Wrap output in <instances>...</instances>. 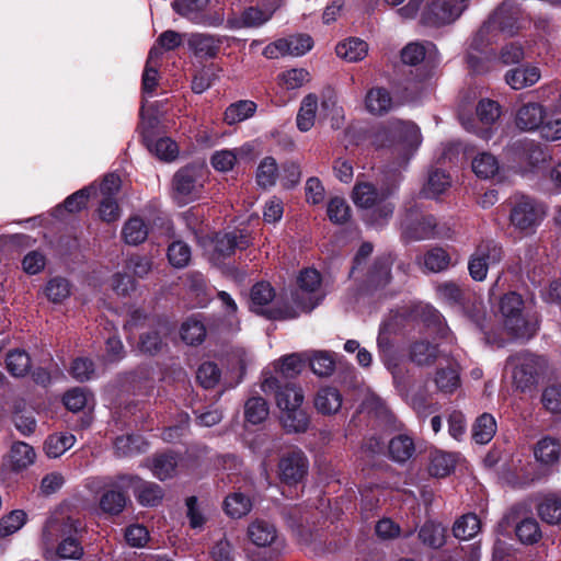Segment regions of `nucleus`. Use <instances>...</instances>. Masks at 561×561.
<instances>
[{
  "label": "nucleus",
  "instance_id": "obj_1",
  "mask_svg": "<svg viewBox=\"0 0 561 561\" xmlns=\"http://www.w3.org/2000/svg\"><path fill=\"white\" fill-rule=\"evenodd\" d=\"M394 192V187L381 188L369 182H357L352 191L354 204L363 209H368L366 221L376 227H381L388 222L394 211V204L388 201Z\"/></svg>",
  "mask_w": 561,
  "mask_h": 561
},
{
  "label": "nucleus",
  "instance_id": "obj_2",
  "mask_svg": "<svg viewBox=\"0 0 561 561\" xmlns=\"http://www.w3.org/2000/svg\"><path fill=\"white\" fill-rule=\"evenodd\" d=\"M435 291L440 301L463 313L482 332L486 331L485 307L482 300L477 298L469 288L462 287L456 282L446 280L438 283Z\"/></svg>",
  "mask_w": 561,
  "mask_h": 561
},
{
  "label": "nucleus",
  "instance_id": "obj_3",
  "mask_svg": "<svg viewBox=\"0 0 561 561\" xmlns=\"http://www.w3.org/2000/svg\"><path fill=\"white\" fill-rule=\"evenodd\" d=\"M499 311L504 330L514 339L529 340L537 332V321L526 311L522 296L515 291L503 295Z\"/></svg>",
  "mask_w": 561,
  "mask_h": 561
},
{
  "label": "nucleus",
  "instance_id": "obj_4",
  "mask_svg": "<svg viewBox=\"0 0 561 561\" xmlns=\"http://www.w3.org/2000/svg\"><path fill=\"white\" fill-rule=\"evenodd\" d=\"M520 10L511 2H503L479 28L472 38L471 47L476 50L483 48L494 42L499 32L513 35L518 28Z\"/></svg>",
  "mask_w": 561,
  "mask_h": 561
},
{
  "label": "nucleus",
  "instance_id": "obj_5",
  "mask_svg": "<svg viewBox=\"0 0 561 561\" xmlns=\"http://www.w3.org/2000/svg\"><path fill=\"white\" fill-rule=\"evenodd\" d=\"M81 527L80 523L71 517L51 516L43 529V540L51 545L57 538H62L57 548V553L62 559H79L83 548L73 536Z\"/></svg>",
  "mask_w": 561,
  "mask_h": 561
},
{
  "label": "nucleus",
  "instance_id": "obj_6",
  "mask_svg": "<svg viewBox=\"0 0 561 561\" xmlns=\"http://www.w3.org/2000/svg\"><path fill=\"white\" fill-rule=\"evenodd\" d=\"M546 216L545 206L536 199L520 195L512 202L510 224L523 236L533 234Z\"/></svg>",
  "mask_w": 561,
  "mask_h": 561
},
{
  "label": "nucleus",
  "instance_id": "obj_7",
  "mask_svg": "<svg viewBox=\"0 0 561 561\" xmlns=\"http://www.w3.org/2000/svg\"><path fill=\"white\" fill-rule=\"evenodd\" d=\"M506 366L512 371V379L516 388L525 390L536 383L537 377L547 366V360L542 356L522 351L511 355L506 360Z\"/></svg>",
  "mask_w": 561,
  "mask_h": 561
},
{
  "label": "nucleus",
  "instance_id": "obj_8",
  "mask_svg": "<svg viewBox=\"0 0 561 561\" xmlns=\"http://www.w3.org/2000/svg\"><path fill=\"white\" fill-rule=\"evenodd\" d=\"M437 221L416 205H407L400 215L401 236L407 241H421L436 237Z\"/></svg>",
  "mask_w": 561,
  "mask_h": 561
},
{
  "label": "nucleus",
  "instance_id": "obj_9",
  "mask_svg": "<svg viewBox=\"0 0 561 561\" xmlns=\"http://www.w3.org/2000/svg\"><path fill=\"white\" fill-rule=\"evenodd\" d=\"M206 170L203 165L188 164L175 172L172 179L173 197L187 204L202 195Z\"/></svg>",
  "mask_w": 561,
  "mask_h": 561
},
{
  "label": "nucleus",
  "instance_id": "obj_10",
  "mask_svg": "<svg viewBox=\"0 0 561 561\" xmlns=\"http://www.w3.org/2000/svg\"><path fill=\"white\" fill-rule=\"evenodd\" d=\"M504 257L502 245L494 240H482L476 247L468 261L470 277L476 282H483L488 271L501 263Z\"/></svg>",
  "mask_w": 561,
  "mask_h": 561
},
{
  "label": "nucleus",
  "instance_id": "obj_11",
  "mask_svg": "<svg viewBox=\"0 0 561 561\" xmlns=\"http://www.w3.org/2000/svg\"><path fill=\"white\" fill-rule=\"evenodd\" d=\"M390 133L397 139L392 154L399 158L398 167L405 165L421 145L420 128L412 122H392Z\"/></svg>",
  "mask_w": 561,
  "mask_h": 561
},
{
  "label": "nucleus",
  "instance_id": "obj_12",
  "mask_svg": "<svg viewBox=\"0 0 561 561\" xmlns=\"http://www.w3.org/2000/svg\"><path fill=\"white\" fill-rule=\"evenodd\" d=\"M309 462L300 449L285 453L278 461V477L282 482L294 485L299 483L308 472Z\"/></svg>",
  "mask_w": 561,
  "mask_h": 561
},
{
  "label": "nucleus",
  "instance_id": "obj_13",
  "mask_svg": "<svg viewBox=\"0 0 561 561\" xmlns=\"http://www.w3.org/2000/svg\"><path fill=\"white\" fill-rule=\"evenodd\" d=\"M261 388L265 393H275L276 404L280 410L291 407H301L304 402V392L295 383L286 382L284 385L276 377H267L262 381Z\"/></svg>",
  "mask_w": 561,
  "mask_h": 561
},
{
  "label": "nucleus",
  "instance_id": "obj_14",
  "mask_svg": "<svg viewBox=\"0 0 561 561\" xmlns=\"http://www.w3.org/2000/svg\"><path fill=\"white\" fill-rule=\"evenodd\" d=\"M208 5V0H174L172 8L181 16L195 24L205 26H219L224 22V15L216 13L208 15L204 11Z\"/></svg>",
  "mask_w": 561,
  "mask_h": 561
},
{
  "label": "nucleus",
  "instance_id": "obj_15",
  "mask_svg": "<svg viewBox=\"0 0 561 561\" xmlns=\"http://www.w3.org/2000/svg\"><path fill=\"white\" fill-rule=\"evenodd\" d=\"M549 117L548 107L540 102L522 103L515 111L514 123L517 129L525 133H538L545 119Z\"/></svg>",
  "mask_w": 561,
  "mask_h": 561
},
{
  "label": "nucleus",
  "instance_id": "obj_16",
  "mask_svg": "<svg viewBox=\"0 0 561 561\" xmlns=\"http://www.w3.org/2000/svg\"><path fill=\"white\" fill-rule=\"evenodd\" d=\"M117 482L119 486L133 488L141 505L156 506L163 497V490L159 484L144 481L138 476L121 474Z\"/></svg>",
  "mask_w": 561,
  "mask_h": 561
},
{
  "label": "nucleus",
  "instance_id": "obj_17",
  "mask_svg": "<svg viewBox=\"0 0 561 561\" xmlns=\"http://www.w3.org/2000/svg\"><path fill=\"white\" fill-rule=\"evenodd\" d=\"M463 12V7H453L449 1H432L422 12L421 22L427 26H442L455 22Z\"/></svg>",
  "mask_w": 561,
  "mask_h": 561
},
{
  "label": "nucleus",
  "instance_id": "obj_18",
  "mask_svg": "<svg viewBox=\"0 0 561 561\" xmlns=\"http://www.w3.org/2000/svg\"><path fill=\"white\" fill-rule=\"evenodd\" d=\"M320 284L321 276L317 270L306 268L302 271L298 277L299 289L295 293V302L304 310H312L319 304L313 294Z\"/></svg>",
  "mask_w": 561,
  "mask_h": 561
},
{
  "label": "nucleus",
  "instance_id": "obj_19",
  "mask_svg": "<svg viewBox=\"0 0 561 561\" xmlns=\"http://www.w3.org/2000/svg\"><path fill=\"white\" fill-rule=\"evenodd\" d=\"M477 116L483 125L480 128H472V131L482 139L489 140L492 136V126L501 116V106L496 101L490 99L481 100L477 105Z\"/></svg>",
  "mask_w": 561,
  "mask_h": 561
},
{
  "label": "nucleus",
  "instance_id": "obj_20",
  "mask_svg": "<svg viewBox=\"0 0 561 561\" xmlns=\"http://www.w3.org/2000/svg\"><path fill=\"white\" fill-rule=\"evenodd\" d=\"M142 141L150 152L156 154L160 160L172 161L178 157V145L169 137L154 139L153 133L149 128H144Z\"/></svg>",
  "mask_w": 561,
  "mask_h": 561
},
{
  "label": "nucleus",
  "instance_id": "obj_21",
  "mask_svg": "<svg viewBox=\"0 0 561 561\" xmlns=\"http://www.w3.org/2000/svg\"><path fill=\"white\" fill-rule=\"evenodd\" d=\"M221 44V37L210 34L195 33L188 38V47L198 58H215Z\"/></svg>",
  "mask_w": 561,
  "mask_h": 561
},
{
  "label": "nucleus",
  "instance_id": "obj_22",
  "mask_svg": "<svg viewBox=\"0 0 561 561\" xmlns=\"http://www.w3.org/2000/svg\"><path fill=\"white\" fill-rule=\"evenodd\" d=\"M250 245V238L243 232L217 233L214 239V249L219 257H227L234 253L236 249H245Z\"/></svg>",
  "mask_w": 561,
  "mask_h": 561
},
{
  "label": "nucleus",
  "instance_id": "obj_23",
  "mask_svg": "<svg viewBox=\"0 0 561 561\" xmlns=\"http://www.w3.org/2000/svg\"><path fill=\"white\" fill-rule=\"evenodd\" d=\"M541 78V72L535 66H522L510 69L505 73L506 83L514 90H522L536 84Z\"/></svg>",
  "mask_w": 561,
  "mask_h": 561
},
{
  "label": "nucleus",
  "instance_id": "obj_24",
  "mask_svg": "<svg viewBox=\"0 0 561 561\" xmlns=\"http://www.w3.org/2000/svg\"><path fill=\"white\" fill-rule=\"evenodd\" d=\"M392 264L393 257L391 254H382L376 257L366 276L367 285L373 288H379L389 284Z\"/></svg>",
  "mask_w": 561,
  "mask_h": 561
},
{
  "label": "nucleus",
  "instance_id": "obj_25",
  "mask_svg": "<svg viewBox=\"0 0 561 561\" xmlns=\"http://www.w3.org/2000/svg\"><path fill=\"white\" fill-rule=\"evenodd\" d=\"M275 297L274 288L265 282L256 283L250 293L251 310L259 314H264L268 319H275V312L271 309H264Z\"/></svg>",
  "mask_w": 561,
  "mask_h": 561
},
{
  "label": "nucleus",
  "instance_id": "obj_26",
  "mask_svg": "<svg viewBox=\"0 0 561 561\" xmlns=\"http://www.w3.org/2000/svg\"><path fill=\"white\" fill-rule=\"evenodd\" d=\"M343 398L339 389L322 387L314 396V408L323 415L336 414L342 408Z\"/></svg>",
  "mask_w": 561,
  "mask_h": 561
},
{
  "label": "nucleus",
  "instance_id": "obj_27",
  "mask_svg": "<svg viewBox=\"0 0 561 561\" xmlns=\"http://www.w3.org/2000/svg\"><path fill=\"white\" fill-rule=\"evenodd\" d=\"M365 106L370 114L381 116L392 110L393 100L386 88L375 87L366 93Z\"/></svg>",
  "mask_w": 561,
  "mask_h": 561
},
{
  "label": "nucleus",
  "instance_id": "obj_28",
  "mask_svg": "<svg viewBox=\"0 0 561 561\" xmlns=\"http://www.w3.org/2000/svg\"><path fill=\"white\" fill-rule=\"evenodd\" d=\"M534 454L541 465L553 467L561 458V443L549 436L543 437L536 444Z\"/></svg>",
  "mask_w": 561,
  "mask_h": 561
},
{
  "label": "nucleus",
  "instance_id": "obj_29",
  "mask_svg": "<svg viewBox=\"0 0 561 561\" xmlns=\"http://www.w3.org/2000/svg\"><path fill=\"white\" fill-rule=\"evenodd\" d=\"M147 442L140 435H123L114 442L115 455L119 458L134 457L147 450Z\"/></svg>",
  "mask_w": 561,
  "mask_h": 561
},
{
  "label": "nucleus",
  "instance_id": "obj_30",
  "mask_svg": "<svg viewBox=\"0 0 561 561\" xmlns=\"http://www.w3.org/2000/svg\"><path fill=\"white\" fill-rule=\"evenodd\" d=\"M248 536L255 546L266 547L275 541L277 531L274 525L265 520H254L249 525Z\"/></svg>",
  "mask_w": 561,
  "mask_h": 561
},
{
  "label": "nucleus",
  "instance_id": "obj_31",
  "mask_svg": "<svg viewBox=\"0 0 561 561\" xmlns=\"http://www.w3.org/2000/svg\"><path fill=\"white\" fill-rule=\"evenodd\" d=\"M178 462V456L173 453L154 455L151 459L150 470L156 478L163 481L175 474Z\"/></svg>",
  "mask_w": 561,
  "mask_h": 561
},
{
  "label": "nucleus",
  "instance_id": "obj_32",
  "mask_svg": "<svg viewBox=\"0 0 561 561\" xmlns=\"http://www.w3.org/2000/svg\"><path fill=\"white\" fill-rule=\"evenodd\" d=\"M388 449L393 461L403 463L413 456L415 446L410 436L400 434L390 439Z\"/></svg>",
  "mask_w": 561,
  "mask_h": 561
},
{
  "label": "nucleus",
  "instance_id": "obj_33",
  "mask_svg": "<svg viewBox=\"0 0 561 561\" xmlns=\"http://www.w3.org/2000/svg\"><path fill=\"white\" fill-rule=\"evenodd\" d=\"M497 430L496 421L490 413H482L472 425V438L477 444H488Z\"/></svg>",
  "mask_w": 561,
  "mask_h": 561
},
{
  "label": "nucleus",
  "instance_id": "obj_34",
  "mask_svg": "<svg viewBox=\"0 0 561 561\" xmlns=\"http://www.w3.org/2000/svg\"><path fill=\"white\" fill-rule=\"evenodd\" d=\"M282 423L287 432L304 433L309 426V417L301 407L282 410Z\"/></svg>",
  "mask_w": 561,
  "mask_h": 561
},
{
  "label": "nucleus",
  "instance_id": "obj_35",
  "mask_svg": "<svg viewBox=\"0 0 561 561\" xmlns=\"http://www.w3.org/2000/svg\"><path fill=\"white\" fill-rule=\"evenodd\" d=\"M317 110V95L313 93L306 95L301 101L300 108L296 118L297 127L300 131H308L312 128L316 121Z\"/></svg>",
  "mask_w": 561,
  "mask_h": 561
},
{
  "label": "nucleus",
  "instance_id": "obj_36",
  "mask_svg": "<svg viewBox=\"0 0 561 561\" xmlns=\"http://www.w3.org/2000/svg\"><path fill=\"white\" fill-rule=\"evenodd\" d=\"M122 237L127 244L138 245L146 241L148 227L139 216H133L124 224Z\"/></svg>",
  "mask_w": 561,
  "mask_h": 561
},
{
  "label": "nucleus",
  "instance_id": "obj_37",
  "mask_svg": "<svg viewBox=\"0 0 561 561\" xmlns=\"http://www.w3.org/2000/svg\"><path fill=\"white\" fill-rule=\"evenodd\" d=\"M273 15V10H261L259 8L250 7L245 9L240 19L229 20L231 27H257L267 22Z\"/></svg>",
  "mask_w": 561,
  "mask_h": 561
},
{
  "label": "nucleus",
  "instance_id": "obj_38",
  "mask_svg": "<svg viewBox=\"0 0 561 561\" xmlns=\"http://www.w3.org/2000/svg\"><path fill=\"white\" fill-rule=\"evenodd\" d=\"M256 104L250 100H240L230 104L224 114L228 125H234L252 117L256 112Z\"/></svg>",
  "mask_w": 561,
  "mask_h": 561
},
{
  "label": "nucleus",
  "instance_id": "obj_39",
  "mask_svg": "<svg viewBox=\"0 0 561 561\" xmlns=\"http://www.w3.org/2000/svg\"><path fill=\"white\" fill-rule=\"evenodd\" d=\"M335 50L339 57L348 62H356L367 55L368 45L366 42L354 37L340 43Z\"/></svg>",
  "mask_w": 561,
  "mask_h": 561
},
{
  "label": "nucleus",
  "instance_id": "obj_40",
  "mask_svg": "<svg viewBox=\"0 0 561 561\" xmlns=\"http://www.w3.org/2000/svg\"><path fill=\"white\" fill-rule=\"evenodd\" d=\"M434 382L437 389L444 393H453L460 387L459 369L456 365H449L436 370Z\"/></svg>",
  "mask_w": 561,
  "mask_h": 561
},
{
  "label": "nucleus",
  "instance_id": "obj_41",
  "mask_svg": "<svg viewBox=\"0 0 561 561\" xmlns=\"http://www.w3.org/2000/svg\"><path fill=\"white\" fill-rule=\"evenodd\" d=\"M76 437L70 433L51 434L45 440L44 449L49 458H57L73 446Z\"/></svg>",
  "mask_w": 561,
  "mask_h": 561
},
{
  "label": "nucleus",
  "instance_id": "obj_42",
  "mask_svg": "<svg viewBox=\"0 0 561 561\" xmlns=\"http://www.w3.org/2000/svg\"><path fill=\"white\" fill-rule=\"evenodd\" d=\"M540 518L551 525L561 522V499L554 494L545 496L537 505Z\"/></svg>",
  "mask_w": 561,
  "mask_h": 561
},
{
  "label": "nucleus",
  "instance_id": "obj_43",
  "mask_svg": "<svg viewBox=\"0 0 561 561\" xmlns=\"http://www.w3.org/2000/svg\"><path fill=\"white\" fill-rule=\"evenodd\" d=\"M35 450L33 447L23 442H16L10 450V460L14 470H22L31 466L35 461Z\"/></svg>",
  "mask_w": 561,
  "mask_h": 561
},
{
  "label": "nucleus",
  "instance_id": "obj_44",
  "mask_svg": "<svg viewBox=\"0 0 561 561\" xmlns=\"http://www.w3.org/2000/svg\"><path fill=\"white\" fill-rule=\"evenodd\" d=\"M481 529V522L476 514H466L458 518L453 527L454 536L460 540L474 537Z\"/></svg>",
  "mask_w": 561,
  "mask_h": 561
},
{
  "label": "nucleus",
  "instance_id": "obj_45",
  "mask_svg": "<svg viewBox=\"0 0 561 561\" xmlns=\"http://www.w3.org/2000/svg\"><path fill=\"white\" fill-rule=\"evenodd\" d=\"M279 175L278 165L273 157H265L256 169V183L262 188L275 185Z\"/></svg>",
  "mask_w": 561,
  "mask_h": 561
},
{
  "label": "nucleus",
  "instance_id": "obj_46",
  "mask_svg": "<svg viewBox=\"0 0 561 561\" xmlns=\"http://www.w3.org/2000/svg\"><path fill=\"white\" fill-rule=\"evenodd\" d=\"M226 513L232 518L245 516L252 508L250 497L243 493L236 492L228 495L224 502Z\"/></svg>",
  "mask_w": 561,
  "mask_h": 561
},
{
  "label": "nucleus",
  "instance_id": "obj_47",
  "mask_svg": "<svg viewBox=\"0 0 561 561\" xmlns=\"http://www.w3.org/2000/svg\"><path fill=\"white\" fill-rule=\"evenodd\" d=\"M8 371L14 377H23L31 368V358L25 351H10L5 359Z\"/></svg>",
  "mask_w": 561,
  "mask_h": 561
},
{
  "label": "nucleus",
  "instance_id": "obj_48",
  "mask_svg": "<svg viewBox=\"0 0 561 561\" xmlns=\"http://www.w3.org/2000/svg\"><path fill=\"white\" fill-rule=\"evenodd\" d=\"M437 355L438 351L436 345H433L428 342L420 341L415 342L411 346V359L420 366L432 365L436 360Z\"/></svg>",
  "mask_w": 561,
  "mask_h": 561
},
{
  "label": "nucleus",
  "instance_id": "obj_49",
  "mask_svg": "<svg viewBox=\"0 0 561 561\" xmlns=\"http://www.w3.org/2000/svg\"><path fill=\"white\" fill-rule=\"evenodd\" d=\"M450 186L449 175L444 171L435 170L428 175V181L422 193L427 198H436Z\"/></svg>",
  "mask_w": 561,
  "mask_h": 561
},
{
  "label": "nucleus",
  "instance_id": "obj_50",
  "mask_svg": "<svg viewBox=\"0 0 561 561\" xmlns=\"http://www.w3.org/2000/svg\"><path fill=\"white\" fill-rule=\"evenodd\" d=\"M206 336V328L202 321L190 318L182 323L181 337L188 345L201 344Z\"/></svg>",
  "mask_w": 561,
  "mask_h": 561
},
{
  "label": "nucleus",
  "instance_id": "obj_51",
  "mask_svg": "<svg viewBox=\"0 0 561 561\" xmlns=\"http://www.w3.org/2000/svg\"><path fill=\"white\" fill-rule=\"evenodd\" d=\"M167 346V343L163 341L162 336L157 330H151L142 333L139 336V342L137 344V350L145 355L154 356L162 352V350Z\"/></svg>",
  "mask_w": 561,
  "mask_h": 561
},
{
  "label": "nucleus",
  "instance_id": "obj_52",
  "mask_svg": "<svg viewBox=\"0 0 561 561\" xmlns=\"http://www.w3.org/2000/svg\"><path fill=\"white\" fill-rule=\"evenodd\" d=\"M455 467L453 455L436 450L431 455L428 471L432 476L443 478L448 476Z\"/></svg>",
  "mask_w": 561,
  "mask_h": 561
},
{
  "label": "nucleus",
  "instance_id": "obj_53",
  "mask_svg": "<svg viewBox=\"0 0 561 561\" xmlns=\"http://www.w3.org/2000/svg\"><path fill=\"white\" fill-rule=\"evenodd\" d=\"M515 533L523 543L531 545L541 538V530L534 517H526L516 524Z\"/></svg>",
  "mask_w": 561,
  "mask_h": 561
},
{
  "label": "nucleus",
  "instance_id": "obj_54",
  "mask_svg": "<svg viewBox=\"0 0 561 561\" xmlns=\"http://www.w3.org/2000/svg\"><path fill=\"white\" fill-rule=\"evenodd\" d=\"M423 264L430 272L438 273L448 268L450 256L446 250L436 247L424 254Z\"/></svg>",
  "mask_w": 561,
  "mask_h": 561
},
{
  "label": "nucleus",
  "instance_id": "obj_55",
  "mask_svg": "<svg viewBox=\"0 0 561 561\" xmlns=\"http://www.w3.org/2000/svg\"><path fill=\"white\" fill-rule=\"evenodd\" d=\"M268 415V405L261 397H252L244 404V417L249 423L260 424Z\"/></svg>",
  "mask_w": 561,
  "mask_h": 561
},
{
  "label": "nucleus",
  "instance_id": "obj_56",
  "mask_svg": "<svg viewBox=\"0 0 561 561\" xmlns=\"http://www.w3.org/2000/svg\"><path fill=\"white\" fill-rule=\"evenodd\" d=\"M419 538L428 547L439 548L445 542V529L439 524L427 522L421 527Z\"/></svg>",
  "mask_w": 561,
  "mask_h": 561
},
{
  "label": "nucleus",
  "instance_id": "obj_57",
  "mask_svg": "<svg viewBox=\"0 0 561 561\" xmlns=\"http://www.w3.org/2000/svg\"><path fill=\"white\" fill-rule=\"evenodd\" d=\"M473 172L482 179H490L499 171V162L496 158L490 153H481L472 161Z\"/></svg>",
  "mask_w": 561,
  "mask_h": 561
},
{
  "label": "nucleus",
  "instance_id": "obj_58",
  "mask_svg": "<svg viewBox=\"0 0 561 561\" xmlns=\"http://www.w3.org/2000/svg\"><path fill=\"white\" fill-rule=\"evenodd\" d=\"M126 505V496L116 490L106 491L100 499V507L104 513L117 515Z\"/></svg>",
  "mask_w": 561,
  "mask_h": 561
},
{
  "label": "nucleus",
  "instance_id": "obj_59",
  "mask_svg": "<svg viewBox=\"0 0 561 561\" xmlns=\"http://www.w3.org/2000/svg\"><path fill=\"white\" fill-rule=\"evenodd\" d=\"M282 39L285 42L284 47L287 55L290 56H302L313 46L312 38L307 34L291 35Z\"/></svg>",
  "mask_w": 561,
  "mask_h": 561
},
{
  "label": "nucleus",
  "instance_id": "obj_60",
  "mask_svg": "<svg viewBox=\"0 0 561 561\" xmlns=\"http://www.w3.org/2000/svg\"><path fill=\"white\" fill-rule=\"evenodd\" d=\"M309 362L312 371L320 377H328L334 371L335 360L328 352H316Z\"/></svg>",
  "mask_w": 561,
  "mask_h": 561
},
{
  "label": "nucleus",
  "instance_id": "obj_61",
  "mask_svg": "<svg viewBox=\"0 0 561 561\" xmlns=\"http://www.w3.org/2000/svg\"><path fill=\"white\" fill-rule=\"evenodd\" d=\"M243 147L240 149H225L216 151L211 158L210 163L217 171L227 172L230 171L238 159V156L243 151Z\"/></svg>",
  "mask_w": 561,
  "mask_h": 561
},
{
  "label": "nucleus",
  "instance_id": "obj_62",
  "mask_svg": "<svg viewBox=\"0 0 561 561\" xmlns=\"http://www.w3.org/2000/svg\"><path fill=\"white\" fill-rule=\"evenodd\" d=\"M46 296L53 302H61L69 297L71 293L70 283L64 277L51 278L45 288Z\"/></svg>",
  "mask_w": 561,
  "mask_h": 561
},
{
  "label": "nucleus",
  "instance_id": "obj_63",
  "mask_svg": "<svg viewBox=\"0 0 561 561\" xmlns=\"http://www.w3.org/2000/svg\"><path fill=\"white\" fill-rule=\"evenodd\" d=\"M168 259L174 267H185L191 261V248L182 241H174L169 245Z\"/></svg>",
  "mask_w": 561,
  "mask_h": 561
},
{
  "label": "nucleus",
  "instance_id": "obj_64",
  "mask_svg": "<svg viewBox=\"0 0 561 561\" xmlns=\"http://www.w3.org/2000/svg\"><path fill=\"white\" fill-rule=\"evenodd\" d=\"M543 407L553 414H561V385L548 386L541 397Z\"/></svg>",
  "mask_w": 561,
  "mask_h": 561
}]
</instances>
